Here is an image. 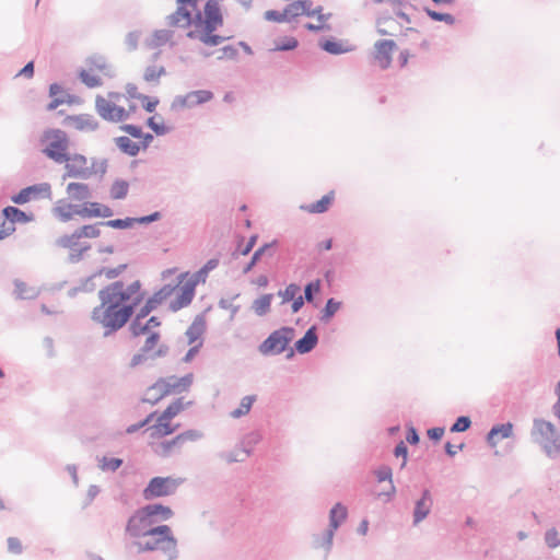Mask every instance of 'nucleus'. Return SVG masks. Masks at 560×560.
<instances>
[{
  "label": "nucleus",
  "instance_id": "nucleus-55",
  "mask_svg": "<svg viewBox=\"0 0 560 560\" xmlns=\"http://www.w3.org/2000/svg\"><path fill=\"white\" fill-rule=\"evenodd\" d=\"M340 307V303L336 302L332 299H329L326 303V306L324 308V313L326 317H331Z\"/></svg>",
  "mask_w": 560,
  "mask_h": 560
},
{
  "label": "nucleus",
  "instance_id": "nucleus-52",
  "mask_svg": "<svg viewBox=\"0 0 560 560\" xmlns=\"http://www.w3.org/2000/svg\"><path fill=\"white\" fill-rule=\"evenodd\" d=\"M427 13L434 21H444L447 23H452L454 21V18L448 13H439L436 11L429 10V9H427Z\"/></svg>",
  "mask_w": 560,
  "mask_h": 560
},
{
  "label": "nucleus",
  "instance_id": "nucleus-57",
  "mask_svg": "<svg viewBox=\"0 0 560 560\" xmlns=\"http://www.w3.org/2000/svg\"><path fill=\"white\" fill-rule=\"evenodd\" d=\"M203 331L202 325L199 323H194L187 330V335L190 338V341H194L198 338V336Z\"/></svg>",
  "mask_w": 560,
  "mask_h": 560
},
{
  "label": "nucleus",
  "instance_id": "nucleus-13",
  "mask_svg": "<svg viewBox=\"0 0 560 560\" xmlns=\"http://www.w3.org/2000/svg\"><path fill=\"white\" fill-rule=\"evenodd\" d=\"M182 480L173 477H154L144 488L142 495L145 500H152L160 497H167L177 490Z\"/></svg>",
  "mask_w": 560,
  "mask_h": 560
},
{
  "label": "nucleus",
  "instance_id": "nucleus-63",
  "mask_svg": "<svg viewBox=\"0 0 560 560\" xmlns=\"http://www.w3.org/2000/svg\"><path fill=\"white\" fill-rule=\"evenodd\" d=\"M443 434H444V429H442V428H433L428 431V436L434 441L441 440Z\"/></svg>",
  "mask_w": 560,
  "mask_h": 560
},
{
  "label": "nucleus",
  "instance_id": "nucleus-32",
  "mask_svg": "<svg viewBox=\"0 0 560 560\" xmlns=\"http://www.w3.org/2000/svg\"><path fill=\"white\" fill-rule=\"evenodd\" d=\"M166 74L164 66L160 63H153L145 67L143 71V79L148 83H158L160 79Z\"/></svg>",
  "mask_w": 560,
  "mask_h": 560
},
{
  "label": "nucleus",
  "instance_id": "nucleus-20",
  "mask_svg": "<svg viewBox=\"0 0 560 560\" xmlns=\"http://www.w3.org/2000/svg\"><path fill=\"white\" fill-rule=\"evenodd\" d=\"M308 13H310V14H307L308 18H314L315 19L314 23H307L305 25V27L308 31L318 32V31H328V30H330V26H329V20L331 18V13L330 12H324L323 7L318 5V7L314 8V9L312 7H310Z\"/></svg>",
  "mask_w": 560,
  "mask_h": 560
},
{
  "label": "nucleus",
  "instance_id": "nucleus-30",
  "mask_svg": "<svg viewBox=\"0 0 560 560\" xmlns=\"http://www.w3.org/2000/svg\"><path fill=\"white\" fill-rule=\"evenodd\" d=\"M317 343V335L315 327H311L303 338L295 342V349L299 353L310 352Z\"/></svg>",
  "mask_w": 560,
  "mask_h": 560
},
{
  "label": "nucleus",
  "instance_id": "nucleus-1",
  "mask_svg": "<svg viewBox=\"0 0 560 560\" xmlns=\"http://www.w3.org/2000/svg\"><path fill=\"white\" fill-rule=\"evenodd\" d=\"M176 10L166 16V23L175 30H184L187 39L194 44V50L209 57L213 47L220 46L225 37L218 34L223 26L222 9L217 0H208L202 9V0H175Z\"/></svg>",
  "mask_w": 560,
  "mask_h": 560
},
{
  "label": "nucleus",
  "instance_id": "nucleus-51",
  "mask_svg": "<svg viewBox=\"0 0 560 560\" xmlns=\"http://www.w3.org/2000/svg\"><path fill=\"white\" fill-rule=\"evenodd\" d=\"M122 130H125L127 133H129L133 138L138 139V141H144L145 136H143L140 127H137L133 125H126L122 127Z\"/></svg>",
  "mask_w": 560,
  "mask_h": 560
},
{
  "label": "nucleus",
  "instance_id": "nucleus-29",
  "mask_svg": "<svg viewBox=\"0 0 560 560\" xmlns=\"http://www.w3.org/2000/svg\"><path fill=\"white\" fill-rule=\"evenodd\" d=\"M174 31L172 30H158L155 31L148 42V46L152 49L160 48L166 44H173Z\"/></svg>",
  "mask_w": 560,
  "mask_h": 560
},
{
  "label": "nucleus",
  "instance_id": "nucleus-61",
  "mask_svg": "<svg viewBox=\"0 0 560 560\" xmlns=\"http://www.w3.org/2000/svg\"><path fill=\"white\" fill-rule=\"evenodd\" d=\"M394 20L392 18L384 19L383 21L378 22V32L384 35H394V32L388 30L386 25L388 23H392Z\"/></svg>",
  "mask_w": 560,
  "mask_h": 560
},
{
  "label": "nucleus",
  "instance_id": "nucleus-21",
  "mask_svg": "<svg viewBox=\"0 0 560 560\" xmlns=\"http://www.w3.org/2000/svg\"><path fill=\"white\" fill-rule=\"evenodd\" d=\"M152 140L151 135L144 137V141H133L129 137L121 136L115 139L116 145L119 150L130 156L137 155L141 149H145Z\"/></svg>",
  "mask_w": 560,
  "mask_h": 560
},
{
  "label": "nucleus",
  "instance_id": "nucleus-6",
  "mask_svg": "<svg viewBox=\"0 0 560 560\" xmlns=\"http://www.w3.org/2000/svg\"><path fill=\"white\" fill-rule=\"evenodd\" d=\"M192 382L194 375L191 373L184 376L168 375L160 377L145 389L143 401L155 405L168 396L180 395L189 390Z\"/></svg>",
  "mask_w": 560,
  "mask_h": 560
},
{
  "label": "nucleus",
  "instance_id": "nucleus-46",
  "mask_svg": "<svg viewBox=\"0 0 560 560\" xmlns=\"http://www.w3.org/2000/svg\"><path fill=\"white\" fill-rule=\"evenodd\" d=\"M32 190H34V189L30 188V187L22 189L18 195L12 197V201L14 203H20V205L30 201L31 199H33Z\"/></svg>",
  "mask_w": 560,
  "mask_h": 560
},
{
  "label": "nucleus",
  "instance_id": "nucleus-3",
  "mask_svg": "<svg viewBox=\"0 0 560 560\" xmlns=\"http://www.w3.org/2000/svg\"><path fill=\"white\" fill-rule=\"evenodd\" d=\"M190 405L191 401H185L183 397L177 398L173 400L162 412H151L139 424L129 427L127 432L132 433L137 429L145 427L143 434L156 455L166 457L180 453L187 450L190 444L199 441L202 438V433L197 430H188L176 435L172 440L164 442L160 441L177 431L179 424H174L172 420Z\"/></svg>",
  "mask_w": 560,
  "mask_h": 560
},
{
  "label": "nucleus",
  "instance_id": "nucleus-35",
  "mask_svg": "<svg viewBox=\"0 0 560 560\" xmlns=\"http://www.w3.org/2000/svg\"><path fill=\"white\" fill-rule=\"evenodd\" d=\"M513 425L508 422L504 424H500L497 427H492V446L497 444V442L501 439H509L512 436Z\"/></svg>",
  "mask_w": 560,
  "mask_h": 560
},
{
  "label": "nucleus",
  "instance_id": "nucleus-12",
  "mask_svg": "<svg viewBox=\"0 0 560 560\" xmlns=\"http://www.w3.org/2000/svg\"><path fill=\"white\" fill-rule=\"evenodd\" d=\"M108 75H110V66L103 57L89 58L85 68L80 72L81 80L89 88L101 85L103 78Z\"/></svg>",
  "mask_w": 560,
  "mask_h": 560
},
{
  "label": "nucleus",
  "instance_id": "nucleus-34",
  "mask_svg": "<svg viewBox=\"0 0 560 560\" xmlns=\"http://www.w3.org/2000/svg\"><path fill=\"white\" fill-rule=\"evenodd\" d=\"M272 298H273L272 294H264V295L259 296L252 304L253 311L258 316L266 315L270 310Z\"/></svg>",
  "mask_w": 560,
  "mask_h": 560
},
{
  "label": "nucleus",
  "instance_id": "nucleus-33",
  "mask_svg": "<svg viewBox=\"0 0 560 560\" xmlns=\"http://www.w3.org/2000/svg\"><path fill=\"white\" fill-rule=\"evenodd\" d=\"M375 474H376L378 482H383V481L388 482L386 491L376 493L377 497H381L383 494L388 495V497L392 495L395 492V487L392 481V469L388 466H383V467L378 468L375 471Z\"/></svg>",
  "mask_w": 560,
  "mask_h": 560
},
{
  "label": "nucleus",
  "instance_id": "nucleus-42",
  "mask_svg": "<svg viewBox=\"0 0 560 560\" xmlns=\"http://www.w3.org/2000/svg\"><path fill=\"white\" fill-rule=\"evenodd\" d=\"M300 292L301 288L295 283H291L283 291L279 292V295L282 298V302L285 303L301 295Z\"/></svg>",
  "mask_w": 560,
  "mask_h": 560
},
{
  "label": "nucleus",
  "instance_id": "nucleus-11",
  "mask_svg": "<svg viewBox=\"0 0 560 560\" xmlns=\"http://www.w3.org/2000/svg\"><path fill=\"white\" fill-rule=\"evenodd\" d=\"M158 327H151L145 334V341L141 347V352L135 354L131 359L130 365L137 366L148 359H154L164 355L167 352V347L160 343V332L156 331Z\"/></svg>",
  "mask_w": 560,
  "mask_h": 560
},
{
  "label": "nucleus",
  "instance_id": "nucleus-2",
  "mask_svg": "<svg viewBox=\"0 0 560 560\" xmlns=\"http://www.w3.org/2000/svg\"><path fill=\"white\" fill-rule=\"evenodd\" d=\"M145 295L147 291L137 277L115 280L100 290L101 304L93 310L92 319L105 328L117 330L130 319Z\"/></svg>",
  "mask_w": 560,
  "mask_h": 560
},
{
  "label": "nucleus",
  "instance_id": "nucleus-47",
  "mask_svg": "<svg viewBox=\"0 0 560 560\" xmlns=\"http://www.w3.org/2000/svg\"><path fill=\"white\" fill-rule=\"evenodd\" d=\"M264 16L267 21H271V22H277V23L287 22L283 10L282 11L268 10L265 12Z\"/></svg>",
  "mask_w": 560,
  "mask_h": 560
},
{
  "label": "nucleus",
  "instance_id": "nucleus-9",
  "mask_svg": "<svg viewBox=\"0 0 560 560\" xmlns=\"http://www.w3.org/2000/svg\"><path fill=\"white\" fill-rule=\"evenodd\" d=\"M176 287L164 285L145 300L144 305L140 308L139 313L136 316V319L133 320L130 327L131 332L135 337H140L141 334H145L147 330H149L151 327H160L161 322L155 316H152L145 323H143L142 320L159 305H161L166 299H168L174 293Z\"/></svg>",
  "mask_w": 560,
  "mask_h": 560
},
{
  "label": "nucleus",
  "instance_id": "nucleus-41",
  "mask_svg": "<svg viewBox=\"0 0 560 560\" xmlns=\"http://www.w3.org/2000/svg\"><path fill=\"white\" fill-rule=\"evenodd\" d=\"M30 188H33L32 190V197H43V198H51V186L48 183H42L33 186H28Z\"/></svg>",
  "mask_w": 560,
  "mask_h": 560
},
{
  "label": "nucleus",
  "instance_id": "nucleus-17",
  "mask_svg": "<svg viewBox=\"0 0 560 560\" xmlns=\"http://www.w3.org/2000/svg\"><path fill=\"white\" fill-rule=\"evenodd\" d=\"M62 163H65L66 175L69 177H86L90 174V165L83 154L67 153Z\"/></svg>",
  "mask_w": 560,
  "mask_h": 560
},
{
  "label": "nucleus",
  "instance_id": "nucleus-50",
  "mask_svg": "<svg viewBox=\"0 0 560 560\" xmlns=\"http://www.w3.org/2000/svg\"><path fill=\"white\" fill-rule=\"evenodd\" d=\"M100 224L106 225V226H110V228H115V229H126V228H129L131 225V220H129V219H126V220L116 219V220H109L107 222H100Z\"/></svg>",
  "mask_w": 560,
  "mask_h": 560
},
{
  "label": "nucleus",
  "instance_id": "nucleus-15",
  "mask_svg": "<svg viewBox=\"0 0 560 560\" xmlns=\"http://www.w3.org/2000/svg\"><path fill=\"white\" fill-rule=\"evenodd\" d=\"M535 433L538 442L548 454L560 452V444L557 443L553 425L546 421H538L535 424Z\"/></svg>",
  "mask_w": 560,
  "mask_h": 560
},
{
  "label": "nucleus",
  "instance_id": "nucleus-36",
  "mask_svg": "<svg viewBox=\"0 0 560 560\" xmlns=\"http://www.w3.org/2000/svg\"><path fill=\"white\" fill-rule=\"evenodd\" d=\"M3 215L5 217L8 222H12L13 225L15 222H27L31 220L28 215H26L23 211L15 207L4 208Z\"/></svg>",
  "mask_w": 560,
  "mask_h": 560
},
{
  "label": "nucleus",
  "instance_id": "nucleus-26",
  "mask_svg": "<svg viewBox=\"0 0 560 560\" xmlns=\"http://www.w3.org/2000/svg\"><path fill=\"white\" fill-rule=\"evenodd\" d=\"M59 246L71 250H86L90 248L83 238L81 237L78 230L69 235H63L58 240Z\"/></svg>",
  "mask_w": 560,
  "mask_h": 560
},
{
  "label": "nucleus",
  "instance_id": "nucleus-39",
  "mask_svg": "<svg viewBox=\"0 0 560 560\" xmlns=\"http://www.w3.org/2000/svg\"><path fill=\"white\" fill-rule=\"evenodd\" d=\"M100 226H102L100 223L85 224L77 230L82 238H96L101 235Z\"/></svg>",
  "mask_w": 560,
  "mask_h": 560
},
{
  "label": "nucleus",
  "instance_id": "nucleus-28",
  "mask_svg": "<svg viewBox=\"0 0 560 560\" xmlns=\"http://www.w3.org/2000/svg\"><path fill=\"white\" fill-rule=\"evenodd\" d=\"M335 200V192L330 191L327 195L323 196L320 200L302 206V210L308 212V213H324L326 212L329 207L332 205Z\"/></svg>",
  "mask_w": 560,
  "mask_h": 560
},
{
  "label": "nucleus",
  "instance_id": "nucleus-7",
  "mask_svg": "<svg viewBox=\"0 0 560 560\" xmlns=\"http://www.w3.org/2000/svg\"><path fill=\"white\" fill-rule=\"evenodd\" d=\"M52 212L60 221L63 222L70 221L75 217L81 219H91L109 218L113 215V210L103 203H75L68 199L58 200Z\"/></svg>",
  "mask_w": 560,
  "mask_h": 560
},
{
  "label": "nucleus",
  "instance_id": "nucleus-44",
  "mask_svg": "<svg viewBox=\"0 0 560 560\" xmlns=\"http://www.w3.org/2000/svg\"><path fill=\"white\" fill-rule=\"evenodd\" d=\"M121 464H122V460L120 458L104 456L101 459L100 467L103 470H112V471H114V470L118 469L121 466Z\"/></svg>",
  "mask_w": 560,
  "mask_h": 560
},
{
  "label": "nucleus",
  "instance_id": "nucleus-23",
  "mask_svg": "<svg viewBox=\"0 0 560 560\" xmlns=\"http://www.w3.org/2000/svg\"><path fill=\"white\" fill-rule=\"evenodd\" d=\"M65 124L78 131H92L97 128V121L89 114L67 116Z\"/></svg>",
  "mask_w": 560,
  "mask_h": 560
},
{
  "label": "nucleus",
  "instance_id": "nucleus-49",
  "mask_svg": "<svg viewBox=\"0 0 560 560\" xmlns=\"http://www.w3.org/2000/svg\"><path fill=\"white\" fill-rule=\"evenodd\" d=\"M8 549L11 553L20 555L23 550L22 541L18 537H9Z\"/></svg>",
  "mask_w": 560,
  "mask_h": 560
},
{
  "label": "nucleus",
  "instance_id": "nucleus-43",
  "mask_svg": "<svg viewBox=\"0 0 560 560\" xmlns=\"http://www.w3.org/2000/svg\"><path fill=\"white\" fill-rule=\"evenodd\" d=\"M322 48L330 54H342L348 51V49L343 46L342 43L336 40H326L322 44Z\"/></svg>",
  "mask_w": 560,
  "mask_h": 560
},
{
  "label": "nucleus",
  "instance_id": "nucleus-8",
  "mask_svg": "<svg viewBox=\"0 0 560 560\" xmlns=\"http://www.w3.org/2000/svg\"><path fill=\"white\" fill-rule=\"evenodd\" d=\"M52 212L60 221L63 222L70 221L75 217L81 219H91L109 218L113 215V210L103 203H75L68 199L58 200Z\"/></svg>",
  "mask_w": 560,
  "mask_h": 560
},
{
  "label": "nucleus",
  "instance_id": "nucleus-53",
  "mask_svg": "<svg viewBox=\"0 0 560 560\" xmlns=\"http://www.w3.org/2000/svg\"><path fill=\"white\" fill-rule=\"evenodd\" d=\"M546 542L550 548H556L560 544V539L558 537V533L556 529H550L546 533Z\"/></svg>",
  "mask_w": 560,
  "mask_h": 560
},
{
  "label": "nucleus",
  "instance_id": "nucleus-45",
  "mask_svg": "<svg viewBox=\"0 0 560 560\" xmlns=\"http://www.w3.org/2000/svg\"><path fill=\"white\" fill-rule=\"evenodd\" d=\"M127 268L126 265H120L115 268H103L100 270V275L104 276L108 280L116 279L125 269Z\"/></svg>",
  "mask_w": 560,
  "mask_h": 560
},
{
  "label": "nucleus",
  "instance_id": "nucleus-18",
  "mask_svg": "<svg viewBox=\"0 0 560 560\" xmlns=\"http://www.w3.org/2000/svg\"><path fill=\"white\" fill-rule=\"evenodd\" d=\"M161 516L162 521H166L172 517L173 512L168 506L162 504H151L138 510L130 518L148 521L155 524V516Z\"/></svg>",
  "mask_w": 560,
  "mask_h": 560
},
{
  "label": "nucleus",
  "instance_id": "nucleus-60",
  "mask_svg": "<svg viewBox=\"0 0 560 560\" xmlns=\"http://www.w3.org/2000/svg\"><path fill=\"white\" fill-rule=\"evenodd\" d=\"M221 52L222 55L219 56V58H229V59H232L234 58L236 55H237V49L233 46H224L222 49H221Z\"/></svg>",
  "mask_w": 560,
  "mask_h": 560
},
{
  "label": "nucleus",
  "instance_id": "nucleus-54",
  "mask_svg": "<svg viewBox=\"0 0 560 560\" xmlns=\"http://www.w3.org/2000/svg\"><path fill=\"white\" fill-rule=\"evenodd\" d=\"M320 289V282L319 280L310 282L305 287V299L311 302L313 300V292H318Z\"/></svg>",
  "mask_w": 560,
  "mask_h": 560
},
{
  "label": "nucleus",
  "instance_id": "nucleus-4",
  "mask_svg": "<svg viewBox=\"0 0 560 560\" xmlns=\"http://www.w3.org/2000/svg\"><path fill=\"white\" fill-rule=\"evenodd\" d=\"M126 533L135 539V546L140 552L162 551L168 560L177 557V539L168 525L129 518Z\"/></svg>",
  "mask_w": 560,
  "mask_h": 560
},
{
  "label": "nucleus",
  "instance_id": "nucleus-16",
  "mask_svg": "<svg viewBox=\"0 0 560 560\" xmlns=\"http://www.w3.org/2000/svg\"><path fill=\"white\" fill-rule=\"evenodd\" d=\"M213 98V93L208 90L191 91L185 95H179L173 101V108L184 109L192 108L195 106L210 102Z\"/></svg>",
  "mask_w": 560,
  "mask_h": 560
},
{
  "label": "nucleus",
  "instance_id": "nucleus-19",
  "mask_svg": "<svg viewBox=\"0 0 560 560\" xmlns=\"http://www.w3.org/2000/svg\"><path fill=\"white\" fill-rule=\"evenodd\" d=\"M396 45L393 40L383 39L378 40L374 45L373 61L382 69H386L390 66L392 54L395 50Z\"/></svg>",
  "mask_w": 560,
  "mask_h": 560
},
{
  "label": "nucleus",
  "instance_id": "nucleus-24",
  "mask_svg": "<svg viewBox=\"0 0 560 560\" xmlns=\"http://www.w3.org/2000/svg\"><path fill=\"white\" fill-rule=\"evenodd\" d=\"M312 7V2L307 0H298L289 3L284 9V15L287 22H293L298 18L310 14L308 9Z\"/></svg>",
  "mask_w": 560,
  "mask_h": 560
},
{
  "label": "nucleus",
  "instance_id": "nucleus-27",
  "mask_svg": "<svg viewBox=\"0 0 560 560\" xmlns=\"http://www.w3.org/2000/svg\"><path fill=\"white\" fill-rule=\"evenodd\" d=\"M432 506V498L428 490L422 493L420 500L416 502L415 512H413V522L415 524L423 521L431 511Z\"/></svg>",
  "mask_w": 560,
  "mask_h": 560
},
{
  "label": "nucleus",
  "instance_id": "nucleus-56",
  "mask_svg": "<svg viewBox=\"0 0 560 560\" xmlns=\"http://www.w3.org/2000/svg\"><path fill=\"white\" fill-rule=\"evenodd\" d=\"M15 228L12 222L3 221L0 225V240L5 238L14 232Z\"/></svg>",
  "mask_w": 560,
  "mask_h": 560
},
{
  "label": "nucleus",
  "instance_id": "nucleus-59",
  "mask_svg": "<svg viewBox=\"0 0 560 560\" xmlns=\"http://www.w3.org/2000/svg\"><path fill=\"white\" fill-rule=\"evenodd\" d=\"M395 455L397 457L401 456L402 457V464H401V467H404L407 463V447L406 445L404 444V442H400L396 448H395Z\"/></svg>",
  "mask_w": 560,
  "mask_h": 560
},
{
  "label": "nucleus",
  "instance_id": "nucleus-64",
  "mask_svg": "<svg viewBox=\"0 0 560 560\" xmlns=\"http://www.w3.org/2000/svg\"><path fill=\"white\" fill-rule=\"evenodd\" d=\"M33 73H34V63L33 61H30L21 71H20V74L21 75H24V77H27V78H32L33 77Z\"/></svg>",
  "mask_w": 560,
  "mask_h": 560
},
{
  "label": "nucleus",
  "instance_id": "nucleus-38",
  "mask_svg": "<svg viewBox=\"0 0 560 560\" xmlns=\"http://www.w3.org/2000/svg\"><path fill=\"white\" fill-rule=\"evenodd\" d=\"M298 39L293 36H283L275 40V50H292L298 47Z\"/></svg>",
  "mask_w": 560,
  "mask_h": 560
},
{
  "label": "nucleus",
  "instance_id": "nucleus-5",
  "mask_svg": "<svg viewBox=\"0 0 560 560\" xmlns=\"http://www.w3.org/2000/svg\"><path fill=\"white\" fill-rule=\"evenodd\" d=\"M95 107L103 119L114 122L129 119L138 108L135 96L118 92L97 96Z\"/></svg>",
  "mask_w": 560,
  "mask_h": 560
},
{
  "label": "nucleus",
  "instance_id": "nucleus-58",
  "mask_svg": "<svg viewBox=\"0 0 560 560\" xmlns=\"http://www.w3.org/2000/svg\"><path fill=\"white\" fill-rule=\"evenodd\" d=\"M138 98L142 100V105L144 109L149 113H152L155 109L156 105L159 104L158 100H150L149 97L143 95H139Z\"/></svg>",
  "mask_w": 560,
  "mask_h": 560
},
{
  "label": "nucleus",
  "instance_id": "nucleus-22",
  "mask_svg": "<svg viewBox=\"0 0 560 560\" xmlns=\"http://www.w3.org/2000/svg\"><path fill=\"white\" fill-rule=\"evenodd\" d=\"M68 200L75 203H94L89 201L91 190L89 185L83 183H69L66 188Z\"/></svg>",
  "mask_w": 560,
  "mask_h": 560
},
{
  "label": "nucleus",
  "instance_id": "nucleus-37",
  "mask_svg": "<svg viewBox=\"0 0 560 560\" xmlns=\"http://www.w3.org/2000/svg\"><path fill=\"white\" fill-rule=\"evenodd\" d=\"M254 401H255V396H245L241 400L238 408H236L235 410H233L231 412V417L240 418V417L247 415L249 412Z\"/></svg>",
  "mask_w": 560,
  "mask_h": 560
},
{
  "label": "nucleus",
  "instance_id": "nucleus-14",
  "mask_svg": "<svg viewBox=\"0 0 560 560\" xmlns=\"http://www.w3.org/2000/svg\"><path fill=\"white\" fill-rule=\"evenodd\" d=\"M294 338V329L282 327L275 330L259 347L262 354H279L283 352Z\"/></svg>",
  "mask_w": 560,
  "mask_h": 560
},
{
  "label": "nucleus",
  "instance_id": "nucleus-25",
  "mask_svg": "<svg viewBox=\"0 0 560 560\" xmlns=\"http://www.w3.org/2000/svg\"><path fill=\"white\" fill-rule=\"evenodd\" d=\"M195 294V284L194 283H186L184 287L179 289V293L177 294L176 299L171 302L170 308L173 312H176L183 307H186L190 304L192 298Z\"/></svg>",
  "mask_w": 560,
  "mask_h": 560
},
{
  "label": "nucleus",
  "instance_id": "nucleus-62",
  "mask_svg": "<svg viewBox=\"0 0 560 560\" xmlns=\"http://www.w3.org/2000/svg\"><path fill=\"white\" fill-rule=\"evenodd\" d=\"M268 247H269V245H268V244H266V245L261 246L260 248H258V249L254 253V255H253V257H252V260H250V262H249V265H248V267H247V270H249V269H250V268H252V267H253V266H254V265L259 260V258L261 257V255L265 253V250H266Z\"/></svg>",
  "mask_w": 560,
  "mask_h": 560
},
{
  "label": "nucleus",
  "instance_id": "nucleus-48",
  "mask_svg": "<svg viewBox=\"0 0 560 560\" xmlns=\"http://www.w3.org/2000/svg\"><path fill=\"white\" fill-rule=\"evenodd\" d=\"M470 419L468 417H459L451 428L452 432H464L470 427Z\"/></svg>",
  "mask_w": 560,
  "mask_h": 560
},
{
  "label": "nucleus",
  "instance_id": "nucleus-31",
  "mask_svg": "<svg viewBox=\"0 0 560 560\" xmlns=\"http://www.w3.org/2000/svg\"><path fill=\"white\" fill-rule=\"evenodd\" d=\"M347 509L337 503L330 511V530H329V542L331 541L332 533L336 530L340 523L347 518Z\"/></svg>",
  "mask_w": 560,
  "mask_h": 560
},
{
  "label": "nucleus",
  "instance_id": "nucleus-40",
  "mask_svg": "<svg viewBox=\"0 0 560 560\" xmlns=\"http://www.w3.org/2000/svg\"><path fill=\"white\" fill-rule=\"evenodd\" d=\"M128 184L124 180H117L112 185L110 196L114 199H122L127 196Z\"/></svg>",
  "mask_w": 560,
  "mask_h": 560
},
{
  "label": "nucleus",
  "instance_id": "nucleus-10",
  "mask_svg": "<svg viewBox=\"0 0 560 560\" xmlns=\"http://www.w3.org/2000/svg\"><path fill=\"white\" fill-rule=\"evenodd\" d=\"M43 153L50 160L62 163L69 149V138L60 129H47L40 137Z\"/></svg>",
  "mask_w": 560,
  "mask_h": 560
}]
</instances>
